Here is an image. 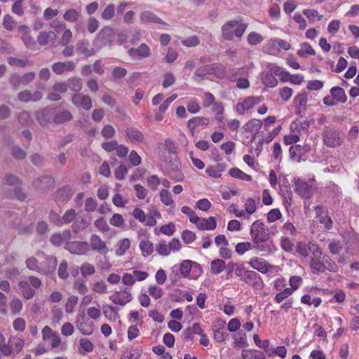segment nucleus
<instances>
[{"label":"nucleus","instance_id":"nucleus-1","mask_svg":"<svg viewBox=\"0 0 359 359\" xmlns=\"http://www.w3.org/2000/svg\"><path fill=\"white\" fill-rule=\"evenodd\" d=\"M248 25L236 20H229L222 27V36L226 40H233V36L241 38L245 33Z\"/></svg>","mask_w":359,"mask_h":359},{"label":"nucleus","instance_id":"nucleus-2","mask_svg":"<svg viewBox=\"0 0 359 359\" xmlns=\"http://www.w3.org/2000/svg\"><path fill=\"white\" fill-rule=\"evenodd\" d=\"M41 286V280L34 276H29L28 280H22L18 283L20 293L25 299H32L36 294L34 288H39Z\"/></svg>","mask_w":359,"mask_h":359},{"label":"nucleus","instance_id":"nucleus-3","mask_svg":"<svg viewBox=\"0 0 359 359\" xmlns=\"http://www.w3.org/2000/svg\"><path fill=\"white\" fill-rule=\"evenodd\" d=\"M180 272L183 278L196 279L201 274L202 269L197 262L186 259L181 262Z\"/></svg>","mask_w":359,"mask_h":359},{"label":"nucleus","instance_id":"nucleus-4","mask_svg":"<svg viewBox=\"0 0 359 359\" xmlns=\"http://www.w3.org/2000/svg\"><path fill=\"white\" fill-rule=\"evenodd\" d=\"M250 234L253 243L267 241L270 237L268 227L260 220L252 223Z\"/></svg>","mask_w":359,"mask_h":359},{"label":"nucleus","instance_id":"nucleus-5","mask_svg":"<svg viewBox=\"0 0 359 359\" xmlns=\"http://www.w3.org/2000/svg\"><path fill=\"white\" fill-rule=\"evenodd\" d=\"M114 36V29L109 26H104L99 31L94 39L93 41V46L97 47V49L100 50L103 46L110 43L112 41Z\"/></svg>","mask_w":359,"mask_h":359},{"label":"nucleus","instance_id":"nucleus-6","mask_svg":"<svg viewBox=\"0 0 359 359\" xmlns=\"http://www.w3.org/2000/svg\"><path fill=\"white\" fill-rule=\"evenodd\" d=\"M323 139L324 144L329 147H337L340 146L344 138L340 133L334 129H325L323 133Z\"/></svg>","mask_w":359,"mask_h":359},{"label":"nucleus","instance_id":"nucleus-7","mask_svg":"<svg viewBox=\"0 0 359 359\" xmlns=\"http://www.w3.org/2000/svg\"><path fill=\"white\" fill-rule=\"evenodd\" d=\"M35 73L29 72L23 75L16 74H12L9 78V83L14 90H18L20 85L26 86L32 82L35 78Z\"/></svg>","mask_w":359,"mask_h":359},{"label":"nucleus","instance_id":"nucleus-8","mask_svg":"<svg viewBox=\"0 0 359 359\" xmlns=\"http://www.w3.org/2000/svg\"><path fill=\"white\" fill-rule=\"evenodd\" d=\"M57 265V260L55 256L46 255L44 257V261L40 263V274L51 277L55 274Z\"/></svg>","mask_w":359,"mask_h":359},{"label":"nucleus","instance_id":"nucleus-9","mask_svg":"<svg viewBox=\"0 0 359 359\" xmlns=\"http://www.w3.org/2000/svg\"><path fill=\"white\" fill-rule=\"evenodd\" d=\"M262 96H250L246 97L242 102L236 105V110L238 114H244L245 111L252 109L255 105L263 101Z\"/></svg>","mask_w":359,"mask_h":359},{"label":"nucleus","instance_id":"nucleus-10","mask_svg":"<svg viewBox=\"0 0 359 359\" xmlns=\"http://www.w3.org/2000/svg\"><path fill=\"white\" fill-rule=\"evenodd\" d=\"M71 100L77 108H81L86 111H89L92 108V99L88 95L75 93L72 95Z\"/></svg>","mask_w":359,"mask_h":359},{"label":"nucleus","instance_id":"nucleus-11","mask_svg":"<svg viewBox=\"0 0 359 359\" xmlns=\"http://www.w3.org/2000/svg\"><path fill=\"white\" fill-rule=\"evenodd\" d=\"M236 275L248 284H254L259 279V276L257 273L246 270L241 264L240 266L236 267Z\"/></svg>","mask_w":359,"mask_h":359},{"label":"nucleus","instance_id":"nucleus-12","mask_svg":"<svg viewBox=\"0 0 359 359\" xmlns=\"http://www.w3.org/2000/svg\"><path fill=\"white\" fill-rule=\"evenodd\" d=\"M294 190L302 198H310L313 193V187L302 180L298 179L294 182Z\"/></svg>","mask_w":359,"mask_h":359},{"label":"nucleus","instance_id":"nucleus-13","mask_svg":"<svg viewBox=\"0 0 359 359\" xmlns=\"http://www.w3.org/2000/svg\"><path fill=\"white\" fill-rule=\"evenodd\" d=\"M109 299L116 304L124 306L132 300V294L128 289L124 288L120 291L115 292L109 297Z\"/></svg>","mask_w":359,"mask_h":359},{"label":"nucleus","instance_id":"nucleus-14","mask_svg":"<svg viewBox=\"0 0 359 359\" xmlns=\"http://www.w3.org/2000/svg\"><path fill=\"white\" fill-rule=\"evenodd\" d=\"M131 215L135 219L147 226H154L157 223L156 219L153 218L152 215L146 216L144 212L139 208H135Z\"/></svg>","mask_w":359,"mask_h":359},{"label":"nucleus","instance_id":"nucleus-15","mask_svg":"<svg viewBox=\"0 0 359 359\" xmlns=\"http://www.w3.org/2000/svg\"><path fill=\"white\" fill-rule=\"evenodd\" d=\"M250 68L245 65L242 67H232L229 69L226 77L230 81L235 82L243 76H249Z\"/></svg>","mask_w":359,"mask_h":359},{"label":"nucleus","instance_id":"nucleus-16","mask_svg":"<svg viewBox=\"0 0 359 359\" xmlns=\"http://www.w3.org/2000/svg\"><path fill=\"white\" fill-rule=\"evenodd\" d=\"M66 249L72 254L82 255L89 250V245L85 241H74L68 243Z\"/></svg>","mask_w":359,"mask_h":359},{"label":"nucleus","instance_id":"nucleus-17","mask_svg":"<svg viewBox=\"0 0 359 359\" xmlns=\"http://www.w3.org/2000/svg\"><path fill=\"white\" fill-rule=\"evenodd\" d=\"M168 176L176 182L183 180L184 175L181 171V164L178 161H170L169 163Z\"/></svg>","mask_w":359,"mask_h":359},{"label":"nucleus","instance_id":"nucleus-18","mask_svg":"<svg viewBox=\"0 0 359 359\" xmlns=\"http://www.w3.org/2000/svg\"><path fill=\"white\" fill-rule=\"evenodd\" d=\"M57 34L55 32H41L37 36L38 43L41 46H48L53 47L55 43Z\"/></svg>","mask_w":359,"mask_h":359},{"label":"nucleus","instance_id":"nucleus-19","mask_svg":"<svg viewBox=\"0 0 359 359\" xmlns=\"http://www.w3.org/2000/svg\"><path fill=\"white\" fill-rule=\"evenodd\" d=\"M91 250L98 252L101 254H107L109 251L104 241H103L97 234H93L90 238Z\"/></svg>","mask_w":359,"mask_h":359},{"label":"nucleus","instance_id":"nucleus-20","mask_svg":"<svg viewBox=\"0 0 359 359\" xmlns=\"http://www.w3.org/2000/svg\"><path fill=\"white\" fill-rule=\"evenodd\" d=\"M128 53L133 57L147 58L150 56L151 50L146 43H142L137 48H130Z\"/></svg>","mask_w":359,"mask_h":359},{"label":"nucleus","instance_id":"nucleus-21","mask_svg":"<svg viewBox=\"0 0 359 359\" xmlns=\"http://www.w3.org/2000/svg\"><path fill=\"white\" fill-rule=\"evenodd\" d=\"M76 50L81 54L84 55L86 57H89L95 54L99 50L97 47H90V43L88 40L82 39L76 43Z\"/></svg>","mask_w":359,"mask_h":359},{"label":"nucleus","instance_id":"nucleus-22","mask_svg":"<svg viewBox=\"0 0 359 359\" xmlns=\"http://www.w3.org/2000/svg\"><path fill=\"white\" fill-rule=\"evenodd\" d=\"M248 263L254 269L262 273H267L271 268V265L262 258H252Z\"/></svg>","mask_w":359,"mask_h":359},{"label":"nucleus","instance_id":"nucleus-23","mask_svg":"<svg viewBox=\"0 0 359 359\" xmlns=\"http://www.w3.org/2000/svg\"><path fill=\"white\" fill-rule=\"evenodd\" d=\"M75 69V64L72 61L58 62L52 65V69L57 74H62L65 72H72Z\"/></svg>","mask_w":359,"mask_h":359},{"label":"nucleus","instance_id":"nucleus-24","mask_svg":"<svg viewBox=\"0 0 359 359\" xmlns=\"http://www.w3.org/2000/svg\"><path fill=\"white\" fill-rule=\"evenodd\" d=\"M194 224L199 230H214L217 226L214 217H210L208 219L198 217V220Z\"/></svg>","mask_w":359,"mask_h":359},{"label":"nucleus","instance_id":"nucleus-25","mask_svg":"<svg viewBox=\"0 0 359 359\" xmlns=\"http://www.w3.org/2000/svg\"><path fill=\"white\" fill-rule=\"evenodd\" d=\"M280 193L284 199V205L286 208L291 205L292 194L290 184L287 181L280 185Z\"/></svg>","mask_w":359,"mask_h":359},{"label":"nucleus","instance_id":"nucleus-26","mask_svg":"<svg viewBox=\"0 0 359 359\" xmlns=\"http://www.w3.org/2000/svg\"><path fill=\"white\" fill-rule=\"evenodd\" d=\"M55 184L54 179L48 175L38 177L34 182V186L40 189H49L53 187Z\"/></svg>","mask_w":359,"mask_h":359},{"label":"nucleus","instance_id":"nucleus-27","mask_svg":"<svg viewBox=\"0 0 359 359\" xmlns=\"http://www.w3.org/2000/svg\"><path fill=\"white\" fill-rule=\"evenodd\" d=\"M73 116L72 113L67 109L58 111L53 118V122L55 124H62L66 122L72 121Z\"/></svg>","mask_w":359,"mask_h":359},{"label":"nucleus","instance_id":"nucleus-28","mask_svg":"<svg viewBox=\"0 0 359 359\" xmlns=\"http://www.w3.org/2000/svg\"><path fill=\"white\" fill-rule=\"evenodd\" d=\"M226 168V164L219 163L215 165L208 166L205 170V172L211 177L219 178L222 176V172H224Z\"/></svg>","mask_w":359,"mask_h":359},{"label":"nucleus","instance_id":"nucleus-29","mask_svg":"<svg viewBox=\"0 0 359 359\" xmlns=\"http://www.w3.org/2000/svg\"><path fill=\"white\" fill-rule=\"evenodd\" d=\"M52 111L50 109L45 108L36 112V118L41 126H46L52 117Z\"/></svg>","mask_w":359,"mask_h":359},{"label":"nucleus","instance_id":"nucleus-30","mask_svg":"<svg viewBox=\"0 0 359 359\" xmlns=\"http://www.w3.org/2000/svg\"><path fill=\"white\" fill-rule=\"evenodd\" d=\"M209 123L208 118L202 116H195L189 119L187 122V127L192 134L195 129L200 126H208Z\"/></svg>","mask_w":359,"mask_h":359},{"label":"nucleus","instance_id":"nucleus-31","mask_svg":"<svg viewBox=\"0 0 359 359\" xmlns=\"http://www.w3.org/2000/svg\"><path fill=\"white\" fill-rule=\"evenodd\" d=\"M307 95L305 93L298 94L294 99L293 104L297 114L306 109Z\"/></svg>","mask_w":359,"mask_h":359},{"label":"nucleus","instance_id":"nucleus-32","mask_svg":"<svg viewBox=\"0 0 359 359\" xmlns=\"http://www.w3.org/2000/svg\"><path fill=\"white\" fill-rule=\"evenodd\" d=\"M262 126V121L257 118H252L244 125L243 129L246 132L256 134L261 129Z\"/></svg>","mask_w":359,"mask_h":359},{"label":"nucleus","instance_id":"nucleus-33","mask_svg":"<svg viewBox=\"0 0 359 359\" xmlns=\"http://www.w3.org/2000/svg\"><path fill=\"white\" fill-rule=\"evenodd\" d=\"M127 137L133 142H142L144 140L143 134L135 128H128L126 130Z\"/></svg>","mask_w":359,"mask_h":359},{"label":"nucleus","instance_id":"nucleus-34","mask_svg":"<svg viewBox=\"0 0 359 359\" xmlns=\"http://www.w3.org/2000/svg\"><path fill=\"white\" fill-rule=\"evenodd\" d=\"M140 20L143 22H154L163 25L166 24L160 18L151 11L142 12L140 15Z\"/></svg>","mask_w":359,"mask_h":359},{"label":"nucleus","instance_id":"nucleus-35","mask_svg":"<svg viewBox=\"0 0 359 359\" xmlns=\"http://www.w3.org/2000/svg\"><path fill=\"white\" fill-rule=\"evenodd\" d=\"M332 97L337 102L345 103L347 100V97L344 90L338 86L333 87L330 89Z\"/></svg>","mask_w":359,"mask_h":359},{"label":"nucleus","instance_id":"nucleus-36","mask_svg":"<svg viewBox=\"0 0 359 359\" xmlns=\"http://www.w3.org/2000/svg\"><path fill=\"white\" fill-rule=\"evenodd\" d=\"M225 268V262L221 259H215L210 262V272L214 275L219 274Z\"/></svg>","mask_w":359,"mask_h":359},{"label":"nucleus","instance_id":"nucleus-37","mask_svg":"<svg viewBox=\"0 0 359 359\" xmlns=\"http://www.w3.org/2000/svg\"><path fill=\"white\" fill-rule=\"evenodd\" d=\"M77 328L79 332L84 335H90L93 332V325L92 323L83 319L82 321L77 320Z\"/></svg>","mask_w":359,"mask_h":359},{"label":"nucleus","instance_id":"nucleus-38","mask_svg":"<svg viewBox=\"0 0 359 359\" xmlns=\"http://www.w3.org/2000/svg\"><path fill=\"white\" fill-rule=\"evenodd\" d=\"M310 267L316 273H323L325 271L322 257H311L310 260Z\"/></svg>","mask_w":359,"mask_h":359},{"label":"nucleus","instance_id":"nucleus-39","mask_svg":"<svg viewBox=\"0 0 359 359\" xmlns=\"http://www.w3.org/2000/svg\"><path fill=\"white\" fill-rule=\"evenodd\" d=\"M80 15L81 13L79 11L70 8L65 12L63 19L69 22L74 23L79 20Z\"/></svg>","mask_w":359,"mask_h":359},{"label":"nucleus","instance_id":"nucleus-40","mask_svg":"<svg viewBox=\"0 0 359 359\" xmlns=\"http://www.w3.org/2000/svg\"><path fill=\"white\" fill-rule=\"evenodd\" d=\"M68 88L74 92H79L83 87L82 80L79 77H72L67 80Z\"/></svg>","mask_w":359,"mask_h":359},{"label":"nucleus","instance_id":"nucleus-41","mask_svg":"<svg viewBox=\"0 0 359 359\" xmlns=\"http://www.w3.org/2000/svg\"><path fill=\"white\" fill-rule=\"evenodd\" d=\"M253 243V249L259 252H270L273 248V245L271 242L262 241Z\"/></svg>","mask_w":359,"mask_h":359},{"label":"nucleus","instance_id":"nucleus-42","mask_svg":"<svg viewBox=\"0 0 359 359\" xmlns=\"http://www.w3.org/2000/svg\"><path fill=\"white\" fill-rule=\"evenodd\" d=\"M262 81L263 84L269 88H273L278 83V80L270 72H266L262 75Z\"/></svg>","mask_w":359,"mask_h":359},{"label":"nucleus","instance_id":"nucleus-43","mask_svg":"<svg viewBox=\"0 0 359 359\" xmlns=\"http://www.w3.org/2000/svg\"><path fill=\"white\" fill-rule=\"evenodd\" d=\"M229 173L233 178H236V179L241 180L248 181V182L252 180V177L250 175H247L246 173H245L241 170H240L237 168H231L229 170Z\"/></svg>","mask_w":359,"mask_h":359},{"label":"nucleus","instance_id":"nucleus-44","mask_svg":"<svg viewBox=\"0 0 359 359\" xmlns=\"http://www.w3.org/2000/svg\"><path fill=\"white\" fill-rule=\"evenodd\" d=\"M130 241L128 238H125L120 240L117 243L118 248L116 250V255L117 256H122L125 254L126 250L130 248Z\"/></svg>","mask_w":359,"mask_h":359},{"label":"nucleus","instance_id":"nucleus-45","mask_svg":"<svg viewBox=\"0 0 359 359\" xmlns=\"http://www.w3.org/2000/svg\"><path fill=\"white\" fill-rule=\"evenodd\" d=\"M116 8L112 4L107 5L101 13L102 19L110 20L115 16Z\"/></svg>","mask_w":359,"mask_h":359},{"label":"nucleus","instance_id":"nucleus-46","mask_svg":"<svg viewBox=\"0 0 359 359\" xmlns=\"http://www.w3.org/2000/svg\"><path fill=\"white\" fill-rule=\"evenodd\" d=\"M297 54L302 57H306L307 55H314L315 50L309 43L304 42L301 44V48L298 50Z\"/></svg>","mask_w":359,"mask_h":359},{"label":"nucleus","instance_id":"nucleus-47","mask_svg":"<svg viewBox=\"0 0 359 359\" xmlns=\"http://www.w3.org/2000/svg\"><path fill=\"white\" fill-rule=\"evenodd\" d=\"M140 249L144 257L149 256L154 252L153 243L148 241H142L140 243Z\"/></svg>","mask_w":359,"mask_h":359},{"label":"nucleus","instance_id":"nucleus-48","mask_svg":"<svg viewBox=\"0 0 359 359\" xmlns=\"http://www.w3.org/2000/svg\"><path fill=\"white\" fill-rule=\"evenodd\" d=\"M241 356L243 359H262L263 353L257 350L243 349Z\"/></svg>","mask_w":359,"mask_h":359},{"label":"nucleus","instance_id":"nucleus-49","mask_svg":"<svg viewBox=\"0 0 359 359\" xmlns=\"http://www.w3.org/2000/svg\"><path fill=\"white\" fill-rule=\"evenodd\" d=\"M8 343L13 351L19 353L23 348L25 341L22 338L14 337H11L8 340Z\"/></svg>","mask_w":359,"mask_h":359},{"label":"nucleus","instance_id":"nucleus-50","mask_svg":"<svg viewBox=\"0 0 359 359\" xmlns=\"http://www.w3.org/2000/svg\"><path fill=\"white\" fill-rule=\"evenodd\" d=\"M25 264L27 268L29 270L36 272L40 274L41 266L36 258L34 257H30L26 259Z\"/></svg>","mask_w":359,"mask_h":359},{"label":"nucleus","instance_id":"nucleus-51","mask_svg":"<svg viewBox=\"0 0 359 359\" xmlns=\"http://www.w3.org/2000/svg\"><path fill=\"white\" fill-rule=\"evenodd\" d=\"M322 259L325 267V270H328L331 272H337L338 271L337 264L327 255H323Z\"/></svg>","mask_w":359,"mask_h":359},{"label":"nucleus","instance_id":"nucleus-52","mask_svg":"<svg viewBox=\"0 0 359 359\" xmlns=\"http://www.w3.org/2000/svg\"><path fill=\"white\" fill-rule=\"evenodd\" d=\"M18 120L19 123L24 126H29L33 123L30 114L27 111L20 112L18 116Z\"/></svg>","mask_w":359,"mask_h":359},{"label":"nucleus","instance_id":"nucleus-53","mask_svg":"<svg viewBox=\"0 0 359 359\" xmlns=\"http://www.w3.org/2000/svg\"><path fill=\"white\" fill-rule=\"evenodd\" d=\"M161 202L167 206H173L174 201L171 194L167 189H162L159 193Z\"/></svg>","mask_w":359,"mask_h":359},{"label":"nucleus","instance_id":"nucleus-54","mask_svg":"<svg viewBox=\"0 0 359 359\" xmlns=\"http://www.w3.org/2000/svg\"><path fill=\"white\" fill-rule=\"evenodd\" d=\"M251 249H253V245L248 241L238 243L235 247L236 252L240 255H243Z\"/></svg>","mask_w":359,"mask_h":359},{"label":"nucleus","instance_id":"nucleus-55","mask_svg":"<svg viewBox=\"0 0 359 359\" xmlns=\"http://www.w3.org/2000/svg\"><path fill=\"white\" fill-rule=\"evenodd\" d=\"M109 223L111 225L119 228H123L125 226V220L123 216L118 213H115L112 215L109 219Z\"/></svg>","mask_w":359,"mask_h":359},{"label":"nucleus","instance_id":"nucleus-56","mask_svg":"<svg viewBox=\"0 0 359 359\" xmlns=\"http://www.w3.org/2000/svg\"><path fill=\"white\" fill-rule=\"evenodd\" d=\"M302 147L300 145H292L290 147L289 154L290 157L293 161H300L301 159Z\"/></svg>","mask_w":359,"mask_h":359},{"label":"nucleus","instance_id":"nucleus-57","mask_svg":"<svg viewBox=\"0 0 359 359\" xmlns=\"http://www.w3.org/2000/svg\"><path fill=\"white\" fill-rule=\"evenodd\" d=\"M22 302L18 298L13 299L10 302V308L11 313L13 315H17L20 313V311L22 309Z\"/></svg>","mask_w":359,"mask_h":359},{"label":"nucleus","instance_id":"nucleus-58","mask_svg":"<svg viewBox=\"0 0 359 359\" xmlns=\"http://www.w3.org/2000/svg\"><path fill=\"white\" fill-rule=\"evenodd\" d=\"M212 110L215 113V118L219 122H222L224 106L221 102H215L212 104Z\"/></svg>","mask_w":359,"mask_h":359},{"label":"nucleus","instance_id":"nucleus-59","mask_svg":"<svg viewBox=\"0 0 359 359\" xmlns=\"http://www.w3.org/2000/svg\"><path fill=\"white\" fill-rule=\"evenodd\" d=\"M303 14L310 20L314 21L316 19L318 20H322L323 15H320L318 11L315 9H304Z\"/></svg>","mask_w":359,"mask_h":359},{"label":"nucleus","instance_id":"nucleus-60","mask_svg":"<svg viewBox=\"0 0 359 359\" xmlns=\"http://www.w3.org/2000/svg\"><path fill=\"white\" fill-rule=\"evenodd\" d=\"M95 272V267L93 264L85 262L81 266V273L83 277L91 276Z\"/></svg>","mask_w":359,"mask_h":359},{"label":"nucleus","instance_id":"nucleus-61","mask_svg":"<svg viewBox=\"0 0 359 359\" xmlns=\"http://www.w3.org/2000/svg\"><path fill=\"white\" fill-rule=\"evenodd\" d=\"M11 154L15 159L22 160L26 157V152L19 146H13L11 149Z\"/></svg>","mask_w":359,"mask_h":359},{"label":"nucleus","instance_id":"nucleus-62","mask_svg":"<svg viewBox=\"0 0 359 359\" xmlns=\"http://www.w3.org/2000/svg\"><path fill=\"white\" fill-rule=\"evenodd\" d=\"M71 195V190L69 187L60 188L56 193V198L60 201L67 200Z\"/></svg>","mask_w":359,"mask_h":359},{"label":"nucleus","instance_id":"nucleus-63","mask_svg":"<svg viewBox=\"0 0 359 359\" xmlns=\"http://www.w3.org/2000/svg\"><path fill=\"white\" fill-rule=\"evenodd\" d=\"M76 213L74 209L67 210L62 217V225L64 224H69L76 218Z\"/></svg>","mask_w":359,"mask_h":359},{"label":"nucleus","instance_id":"nucleus-64","mask_svg":"<svg viewBox=\"0 0 359 359\" xmlns=\"http://www.w3.org/2000/svg\"><path fill=\"white\" fill-rule=\"evenodd\" d=\"M307 247L313 257H321L323 255L322 249L316 243L309 242Z\"/></svg>","mask_w":359,"mask_h":359}]
</instances>
